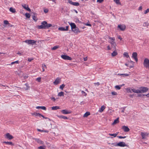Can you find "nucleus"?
Wrapping results in <instances>:
<instances>
[{"label": "nucleus", "instance_id": "obj_48", "mask_svg": "<svg viewBox=\"0 0 149 149\" xmlns=\"http://www.w3.org/2000/svg\"><path fill=\"white\" fill-rule=\"evenodd\" d=\"M4 24H9L8 21L7 20H5L4 21Z\"/></svg>", "mask_w": 149, "mask_h": 149}, {"label": "nucleus", "instance_id": "obj_43", "mask_svg": "<svg viewBox=\"0 0 149 149\" xmlns=\"http://www.w3.org/2000/svg\"><path fill=\"white\" fill-rule=\"evenodd\" d=\"M143 25L144 26L147 27L148 26L149 24L148 22H146L143 23Z\"/></svg>", "mask_w": 149, "mask_h": 149}, {"label": "nucleus", "instance_id": "obj_1", "mask_svg": "<svg viewBox=\"0 0 149 149\" xmlns=\"http://www.w3.org/2000/svg\"><path fill=\"white\" fill-rule=\"evenodd\" d=\"M52 24L47 23L45 21L42 22L41 25L37 26V28L39 29H45L49 28L52 26Z\"/></svg>", "mask_w": 149, "mask_h": 149}, {"label": "nucleus", "instance_id": "obj_33", "mask_svg": "<svg viewBox=\"0 0 149 149\" xmlns=\"http://www.w3.org/2000/svg\"><path fill=\"white\" fill-rule=\"evenodd\" d=\"M122 86V85H116L115 86V88L116 89L120 90Z\"/></svg>", "mask_w": 149, "mask_h": 149}, {"label": "nucleus", "instance_id": "obj_44", "mask_svg": "<svg viewBox=\"0 0 149 149\" xmlns=\"http://www.w3.org/2000/svg\"><path fill=\"white\" fill-rule=\"evenodd\" d=\"M65 86V85L64 84H63L61 85L60 86L59 88L62 90H63Z\"/></svg>", "mask_w": 149, "mask_h": 149}, {"label": "nucleus", "instance_id": "obj_16", "mask_svg": "<svg viewBox=\"0 0 149 149\" xmlns=\"http://www.w3.org/2000/svg\"><path fill=\"white\" fill-rule=\"evenodd\" d=\"M60 79L59 78H57L54 82V84L57 85L60 82Z\"/></svg>", "mask_w": 149, "mask_h": 149}, {"label": "nucleus", "instance_id": "obj_28", "mask_svg": "<svg viewBox=\"0 0 149 149\" xmlns=\"http://www.w3.org/2000/svg\"><path fill=\"white\" fill-rule=\"evenodd\" d=\"M3 143H5L7 144H8L9 145H13V144L11 142H8V141H4L3 142Z\"/></svg>", "mask_w": 149, "mask_h": 149}, {"label": "nucleus", "instance_id": "obj_29", "mask_svg": "<svg viewBox=\"0 0 149 149\" xmlns=\"http://www.w3.org/2000/svg\"><path fill=\"white\" fill-rule=\"evenodd\" d=\"M90 112L88 111L86 112L84 115V117H87L90 115Z\"/></svg>", "mask_w": 149, "mask_h": 149}, {"label": "nucleus", "instance_id": "obj_47", "mask_svg": "<svg viewBox=\"0 0 149 149\" xmlns=\"http://www.w3.org/2000/svg\"><path fill=\"white\" fill-rule=\"evenodd\" d=\"M117 137L119 139H125L126 137V136H117Z\"/></svg>", "mask_w": 149, "mask_h": 149}, {"label": "nucleus", "instance_id": "obj_11", "mask_svg": "<svg viewBox=\"0 0 149 149\" xmlns=\"http://www.w3.org/2000/svg\"><path fill=\"white\" fill-rule=\"evenodd\" d=\"M118 28H119L121 31H124L126 29V26L125 25H118Z\"/></svg>", "mask_w": 149, "mask_h": 149}, {"label": "nucleus", "instance_id": "obj_45", "mask_svg": "<svg viewBox=\"0 0 149 149\" xmlns=\"http://www.w3.org/2000/svg\"><path fill=\"white\" fill-rule=\"evenodd\" d=\"M68 3L71 4L74 6V2H72L71 1L69 0L68 1Z\"/></svg>", "mask_w": 149, "mask_h": 149}, {"label": "nucleus", "instance_id": "obj_36", "mask_svg": "<svg viewBox=\"0 0 149 149\" xmlns=\"http://www.w3.org/2000/svg\"><path fill=\"white\" fill-rule=\"evenodd\" d=\"M59 47V46H56L52 48V50H55L57 49Z\"/></svg>", "mask_w": 149, "mask_h": 149}, {"label": "nucleus", "instance_id": "obj_59", "mask_svg": "<svg viewBox=\"0 0 149 149\" xmlns=\"http://www.w3.org/2000/svg\"><path fill=\"white\" fill-rule=\"evenodd\" d=\"M146 95H145L144 94H139L138 95V96L139 97H143L144 96Z\"/></svg>", "mask_w": 149, "mask_h": 149}, {"label": "nucleus", "instance_id": "obj_57", "mask_svg": "<svg viewBox=\"0 0 149 149\" xmlns=\"http://www.w3.org/2000/svg\"><path fill=\"white\" fill-rule=\"evenodd\" d=\"M104 0H97V2L101 3Z\"/></svg>", "mask_w": 149, "mask_h": 149}, {"label": "nucleus", "instance_id": "obj_38", "mask_svg": "<svg viewBox=\"0 0 149 149\" xmlns=\"http://www.w3.org/2000/svg\"><path fill=\"white\" fill-rule=\"evenodd\" d=\"M25 16H26V17L27 18H29L31 16V15H30V14L28 13H26L25 14Z\"/></svg>", "mask_w": 149, "mask_h": 149}, {"label": "nucleus", "instance_id": "obj_46", "mask_svg": "<svg viewBox=\"0 0 149 149\" xmlns=\"http://www.w3.org/2000/svg\"><path fill=\"white\" fill-rule=\"evenodd\" d=\"M19 63V61H15L11 63V64L13 65L15 63Z\"/></svg>", "mask_w": 149, "mask_h": 149}, {"label": "nucleus", "instance_id": "obj_53", "mask_svg": "<svg viewBox=\"0 0 149 149\" xmlns=\"http://www.w3.org/2000/svg\"><path fill=\"white\" fill-rule=\"evenodd\" d=\"M41 109L45 110L46 109V107L44 106H41Z\"/></svg>", "mask_w": 149, "mask_h": 149}, {"label": "nucleus", "instance_id": "obj_50", "mask_svg": "<svg viewBox=\"0 0 149 149\" xmlns=\"http://www.w3.org/2000/svg\"><path fill=\"white\" fill-rule=\"evenodd\" d=\"M41 78L40 77H38L36 79V81H38V82H40L41 81Z\"/></svg>", "mask_w": 149, "mask_h": 149}, {"label": "nucleus", "instance_id": "obj_41", "mask_svg": "<svg viewBox=\"0 0 149 149\" xmlns=\"http://www.w3.org/2000/svg\"><path fill=\"white\" fill-rule=\"evenodd\" d=\"M118 75H123L124 77H127L129 76V74H118Z\"/></svg>", "mask_w": 149, "mask_h": 149}, {"label": "nucleus", "instance_id": "obj_55", "mask_svg": "<svg viewBox=\"0 0 149 149\" xmlns=\"http://www.w3.org/2000/svg\"><path fill=\"white\" fill-rule=\"evenodd\" d=\"M126 108V107H123V108H122L123 109V110L121 111V112L123 113L124 112V111L125 110V108Z\"/></svg>", "mask_w": 149, "mask_h": 149}, {"label": "nucleus", "instance_id": "obj_52", "mask_svg": "<svg viewBox=\"0 0 149 149\" xmlns=\"http://www.w3.org/2000/svg\"><path fill=\"white\" fill-rule=\"evenodd\" d=\"M40 116H42L43 117V118H45V119H48V120H50V119L48 118H47V117H45L44 116H43V115H42L41 114V116H40Z\"/></svg>", "mask_w": 149, "mask_h": 149}, {"label": "nucleus", "instance_id": "obj_62", "mask_svg": "<svg viewBox=\"0 0 149 149\" xmlns=\"http://www.w3.org/2000/svg\"><path fill=\"white\" fill-rule=\"evenodd\" d=\"M94 84L95 85H97V86H98L100 85V83L99 82H97L96 83H95Z\"/></svg>", "mask_w": 149, "mask_h": 149}, {"label": "nucleus", "instance_id": "obj_3", "mask_svg": "<svg viewBox=\"0 0 149 149\" xmlns=\"http://www.w3.org/2000/svg\"><path fill=\"white\" fill-rule=\"evenodd\" d=\"M143 64L145 67L149 69V59L146 58H145Z\"/></svg>", "mask_w": 149, "mask_h": 149}, {"label": "nucleus", "instance_id": "obj_20", "mask_svg": "<svg viewBox=\"0 0 149 149\" xmlns=\"http://www.w3.org/2000/svg\"><path fill=\"white\" fill-rule=\"evenodd\" d=\"M105 108V107L104 106V105H103L101 107V108L100 109H99L98 111L101 113L104 110Z\"/></svg>", "mask_w": 149, "mask_h": 149}, {"label": "nucleus", "instance_id": "obj_54", "mask_svg": "<svg viewBox=\"0 0 149 149\" xmlns=\"http://www.w3.org/2000/svg\"><path fill=\"white\" fill-rule=\"evenodd\" d=\"M111 94L112 95H116L117 94L116 92H114H114H111Z\"/></svg>", "mask_w": 149, "mask_h": 149}, {"label": "nucleus", "instance_id": "obj_42", "mask_svg": "<svg viewBox=\"0 0 149 149\" xmlns=\"http://www.w3.org/2000/svg\"><path fill=\"white\" fill-rule=\"evenodd\" d=\"M81 93L82 95L86 96L87 95V93L83 91H81Z\"/></svg>", "mask_w": 149, "mask_h": 149}, {"label": "nucleus", "instance_id": "obj_5", "mask_svg": "<svg viewBox=\"0 0 149 149\" xmlns=\"http://www.w3.org/2000/svg\"><path fill=\"white\" fill-rule=\"evenodd\" d=\"M24 42L29 45H32L35 44L36 42V41L31 40H25Z\"/></svg>", "mask_w": 149, "mask_h": 149}, {"label": "nucleus", "instance_id": "obj_34", "mask_svg": "<svg viewBox=\"0 0 149 149\" xmlns=\"http://www.w3.org/2000/svg\"><path fill=\"white\" fill-rule=\"evenodd\" d=\"M58 29L59 30H60L61 31H66L65 30V28L64 27H59L58 28Z\"/></svg>", "mask_w": 149, "mask_h": 149}, {"label": "nucleus", "instance_id": "obj_51", "mask_svg": "<svg viewBox=\"0 0 149 149\" xmlns=\"http://www.w3.org/2000/svg\"><path fill=\"white\" fill-rule=\"evenodd\" d=\"M40 116H41V114L40 113H36V115L35 116H39L40 117Z\"/></svg>", "mask_w": 149, "mask_h": 149}, {"label": "nucleus", "instance_id": "obj_22", "mask_svg": "<svg viewBox=\"0 0 149 149\" xmlns=\"http://www.w3.org/2000/svg\"><path fill=\"white\" fill-rule=\"evenodd\" d=\"M119 122V118H117L116 119L114 120L113 122V125H115L116 124L118 123Z\"/></svg>", "mask_w": 149, "mask_h": 149}, {"label": "nucleus", "instance_id": "obj_23", "mask_svg": "<svg viewBox=\"0 0 149 149\" xmlns=\"http://www.w3.org/2000/svg\"><path fill=\"white\" fill-rule=\"evenodd\" d=\"M9 10L10 12L13 13H15L16 12L15 9L12 7H10V8Z\"/></svg>", "mask_w": 149, "mask_h": 149}, {"label": "nucleus", "instance_id": "obj_64", "mask_svg": "<svg viewBox=\"0 0 149 149\" xmlns=\"http://www.w3.org/2000/svg\"><path fill=\"white\" fill-rule=\"evenodd\" d=\"M51 99L52 100H53L54 101H55V100H56V99H55V98L54 97H52L51 98Z\"/></svg>", "mask_w": 149, "mask_h": 149}, {"label": "nucleus", "instance_id": "obj_7", "mask_svg": "<svg viewBox=\"0 0 149 149\" xmlns=\"http://www.w3.org/2000/svg\"><path fill=\"white\" fill-rule=\"evenodd\" d=\"M61 56L64 60H71L72 59V58L70 57L67 55H62Z\"/></svg>", "mask_w": 149, "mask_h": 149}, {"label": "nucleus", "instance_id": "obj_40", "mask_svg": "<svg viewBox=\"0 0 149 149\" xmlns=\"http://www.w3.org/2000/svg\"><path fill=\"white\" fill-rule=\"evenodd\" d=\"M32 17L33 19V20H34V21H37V20H38V19L36 17V16H35V15H33V16H32Z\"/></svg>", "mask_w": 149, "mask_h": 149}, {"label": "nucleus", "instance_id": "obj_30", "mask_svg": "<svg viewBox=\"0 0 149 149\" xmlns=\"http://www.w3.org/2000/svg\"><path fill=\"white\" fill-rule=\"evenodd\" d=\"M118 132H117L115 134H109V135L110 136H113L114 137H116L118 134Z\"/></svg>", "mask_w": 149, "mask_h": 149}, {"label": "nucleus", "instance_id": "obj_14", "mask_svg": "<svg viewBox=\"0 0 149 149\" xmlns=\"http://www.w3.org/2000/svg\"><path fill=\"white\" fill-rule=\"evenodd\" d=\"M141 135L142 137V139H145L146 138V136L148 135V133H145L141 132Z\"/></svg>", "mask_w": 149, "mask_h": 149}, {"label": "nucleus", "instance_id": "obj_49", "mask_svg": "<svg viewBox=\"0 0 149 149\" xmlns=\"http://www.w3.org/2000/svg\"><path fill=\"white\" fill-rule=\"evenodd\" d=\"M149 12V8H148L146 10L144 11V13L146 14Z\"/></svg>", "mask_w": 149, "mask_h": 149}, {"label": "nucleus", "instance_id": "obj_21", "mask_svg": "<svg viewBox=\"0 0 149 149\" xmlns=\"http://www.w3.org/2000/svg\"><path fill=\"white\" fill-rule=\"evenodd\" d=\"M132 91L133 92L135 93H140V92H141L140 91V90H139V89H138V90H136L135 89L133 88V89H132Z\"/></svg>", "mask_w": 149, "mask_h": 149}, {"label": "nucleus", "instance_id": "obj_10", "mask_svg": "<svg viewBox=\"0 0 149 149\" xmlns=\"http://www.w3.org/2000/svg\"><path fill=\"white\" fill-rule=\"evenodd\" d=\"M61 112L64 114H70L71 113V112L68 111L67 109H63L61 111Z\"/></svg>", "mask_w": 149, "mask_h": 149}, {"label": "nucleus", "instance_id": "obj_12", "mask_svg": "<svg viewBox=\"0 0 149 149\" xmlns=\"http://www.w3.org/2000/svg\"><path fill=\"white\" fill-rule=\"evenodd\" d=\"M6 138L9 140L12 139L13 138V137L9 133H7L6 134Z\"/></svg>", "mask_w": 149, "mask_h": 149}, {"label": "nucleus", "instance_id": "obj_9", "mask_svg": "<svg viewBox=\"0 0 149 149\" xmlns=\"http://www.w3.org/2000/svg\"><path fill=\"white\" fill-rule=\"evenodd\" d=\"M22 5L24 9H25L28 11L29 12L31 11L30 9L29 8L28 5L23 3Z\"/></svg>", "mask_w": 149, "mask_h": 149}, {"label": "nucleus", "instance_id": "obj_2", "mask_svg": "<svg viewBox=\"0 0 149 149\" xmlns=\"http://www.w3.org/2000/svg\"><path fill=\"white\" fill-rule=\"evenodd\" d=\"M114 146H120V147H123L125 146H127L126 145L125 143L124 142H120L118 143H113L111 144Z\"/></svg>", "mask_w": 149, "mask_h": 149}, {"label": "nucleus", "instance_id": "obj_6", "mask_svg": "<svg viewBox=\"0 0 149 149\" xmlns=\"http://www.w3.org/2000/svg\"><path fill=\"white\" fill-rule=\"evenodd\" d=\"M140 93H144L147 92L148 90V89L146 87H141L140 88Z\"/></svg>", "mask_w": 149, "mask_h": 149}, {"label": "nucleus", "instance_id": "obj_8", "mask_svg": "<svg viewBox=\"0 0 149 149\" xmlns=\"http://www.w3.org/2000/svg\"><path fill=\"white\" fill-rule=\"evenodd\" d=\"M137 56V54L136 52H133L132 53V57L135 60L136 62H137L138 61Z\"/></svg>", "mask_w": 149, "mask_h": 149}, {"label": "nucleus", "instance_id": "obj_61", "mask_svg": "<svg viewBox=\"0 0 149 149\" xmlns=\"http://www.w3.org/2000/svg\"><path fill=\"white\" fill-rule=\"evenodd\" d=\"M33 59L32 58H29L28 59V61L29 62H31L32 60H33Z\"/></svg>", "mask_w": 149, "mask_h": 149}, {"label": "nucleus", "instance_id": "obj_24", "mask_svg": "<svg viewBox=\"0 0 149 149\" xmlns=\"http://www.w3.org/2000/svg\"><path fill=\"white\" fill-rule=\"evenodd\" d=\"M80 32V31L79 30L78 28L76 27V25H75V33H78Z\"/></svg>", "mask_w": 149, "mask_h": 149}, {"label": "nucleus", "instance_id": "obj_25", "mask_svg": "<svg viewBox=\"0 0 149 149\" xmlns=\"http://www.w3.org/2000/svg\"><path fill=\"white\" fill-rule=\"evenodd\" d=\"M118 54V53L116 51H114L113 53H111V56H115L117 55Z\"/></svg>", "mask_w": 149, "mask_h": 149}, {"label": "nucleus", "instance_id": "obj_31", "mask_svg": "<svg viewBox=\"0 0 149 149\" xmlns=\"http://www.w3.org/2000/svg\"><path fill=\"white\" fill-rule=\"evenodd\" d=\"M123 55L125 56L127 58H128L130 57L128 54L127 52H124V53L123 54Z\"/></svg>", "mask_w": 149, "mask_h": 149}, {"label": "nucleus", "instance_id": "obj_27", "mask_svg": "<svg viewBox=\"0 0 149 149\" xmlns=\"http://www.w3.org/2000/svg\"><path fill=\"white\" fill-rule=\"evenodd\" d=\"M42 65V72H44L45 71V68H47V66L45 64H43Z\"/></svg>", "mask_w": 149, "mask_h": 149}, {"label": "nucleus", "instance_id": "obj_39", "mask_svg": "<svg viewBox=\"0 0 149 149\" xmlns=\"http://www.w3.org/2000/svg\"><path fill=\"white\" fill-rule=\"evenodd\" d=\"M117 4H120V2L119 0H113Z\"/></svg>", "mask_w": 149, "mask_h": 149}, {"label": "nucleus", "instance_id": "obj_60", "mask_svg": "<svg viewBox=\"0 0 149 149\" xmlns=\"http://www.w3.org/2000/svg\"><path fill=\"white\" fill-rule=\"evenodd\" d=\"M118 39H120V40H122V38H121L120 36H118Z\"/></svg>", "mask_w": 149, "mask_h": 149}, {"label": "nucleus", "instance_id": "obj_18", "mask_svg": "<svg viewBox=\"0 0 149 149\" xmlns=\"http://www.w3.org/2000/svg\"><path fill=\"white\" fill-rule=\"evenodd\" d=\"M69 24L71 26V29H72V31L74 32V30H73V29H74V23H70L69 22Z\"/></svg>", "mask_w": 149, "mask_h": 149}, {"label": "nucleus", "instance_id": "obj_4", "mask_svg": "<svg viewBox=\"0 0 149 149\" xmlns=\"http://www.w3.org/2000/svg\"><path fill=\"white\" fill-rule=\"evenodd\" d=\"M109 38L111 40L110 42L112 45V47L115 48L116 45V43L115 42V38L114 37H109Z\"/></svg>", "mask_w": 149, "mask_h": 149}, {"label": "nucleus", "instance_id": "obj_32", "mask_svg": "<svg viewBox=\"0 0 149 149\" xmlns=\"http://www.w3.org/2000/svg\"><path fill=\"white\" fill-rule=\"evenodd\" d=\"M58 96H64V92H59L58 94Z\"/></svg>", "mask_w": 149, "mask_h": 149}, {"label": "nucleus", "instance_id": "obj_17", "mask_svg": "<svg viewBox=\"0 0 149 149\" xmlns=\"http://www.w3.org/2000/svg\"><path fill=\"white\" fill-rule=\"evenodd\" d=\"M57 116L60 118H62L64 120L67 119L68 118L63 115H57Z\"/></svg>", "mask_w": 149, "mask_h": 149}, {"label": "nucleus", "instance_id": "obj_19", "mask_svg": "<svg viewBox=\"0 0 149 149\" xmlns=\"http://www.w3.org/2000/svg\"><path fill=\"white\" fill-rule=\"evenodd\" d=\"M25 85L26 86V87H23V89H24L26 90H27L29 89L30 87L29 86V84H28L26 83L25 84Z\"/></svg>", "mask_w": 149, "mask_h": 149}, {"label": "nucleus", "instance_id": "obj_15", "mask_svg": "<svg viewBox=\"0 0 149 149\" xmlns=\"http://www.w3.org/2000/svg\"><path fill=\"white\" fill-rule=\"evenodd\" d=\"M33 139H34L38 143L40 144H43L44 143V142L39 139L34 138Z\"/></svg>", "mask_w": 149, "mask_h": 149}, {"label": "nucleus", "instance_id": "obj_26", "mask_svg": "<svg viewBox=\"0 0 149 149\" xmlns=\"http://www.w3.org/2000/svg\"><path fill=\"white\" fill-rule=\"evenodd\" d=\"M59 109V107L57 106L53 107H52V110H56Z\"/></svg>", "mask_w": 149, "mask_h": 149}, {"label": "nucleus", "instance_id": "obj_63", "mask_svg": "<svg viewBox=\"0 0 149 149\" xmlns=\"http://www.w3.org/2000/svg\"><path fill=\"white\" fill-rule=\"evenodd\" d=\"M85 25L90 26H91V24L89 23H86L85 24Z\"/></svg>", "mask_w": 149, "mask_h": 149}, {"label": "nucleus", "instance_id": "obj_37", "mask_svg": "<svg viewBox=\"0 0 149 149\" xmlns=\"http://www.w3.org/2000/svg\"><path fill=\"white\" fill-rule=\"evenodd\" d=\"M45 146H43L39 147L38 148V149H45Z\"/></svg>", "mask_w": 149, "mask_h": 149}, {"label": "nucleus", "instance_id": "obj_56", "mask_svg": "<svg viewBox=\"0 0 149 149\" xmlns=\"http://www.w3.org/2000/svg\"><path fill=\"white\" fill-rule=\"evenodd\" d=\"M49 11V10L48 9H44V11L45 13H47Z\"/></svg>", "mask_w": 149, "mask_h": 149}, {"label": "nucleus", "instance_id": "obj_58", "mask_svg": "<svg viewBox=\"0 0 149 149\" xmlns=\"http://www.w3.org/2000/svg\"><path fill=\"white\" fill-rule=\"evenodd\" d=\"M79 5V3L77 2H75V6H78Z\"/></svg>", "mask_w": 149, "mask_h": 149}, {"label": "nucleus", "instance_id": "obj_35", "mask_svg": "<svg viewBox=\"0 0 149 149\" xmlns=\"http://www.w3.org/2000/svg\"><path fill=\"white\" fill-rule=\"evenodd\" d=\"M132 89L127 88L126 89V90L127 91V92L132 93Z\"/></svg>", "mask_w": 149, "mask_h": 149}, {"label": "nucleus", "instance_id": "obj_13", "mask_svg": "<svg viewBox=\"0 0 149 149\" xmlns=\"http://www.w3.org/2000/svg\"><path fill=\"white\" fill-rule=\"evenodd\" d=\"M122 129L125 132H127L129 131L130 130L127 126L125 125L123 126L122 127Z\"/></svg>", "mask_w": 149, "mask_h": 149}]
</instances>
